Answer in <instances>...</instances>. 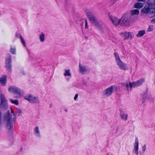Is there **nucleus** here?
<instances>
[{"mask_svg":"<svg viewBox=\"0 0 155 155\" xmlns=\"http://www.w3.org/2000/svg\"><path fill=\"white\" fill-rule=\"evenodd\" d=\"M145 6L141 11V12L143 14H147L148 16L150 18L155 16V0H147V1L144 2Z\"/></svg>","mask_w":155,"mask_h":155,"instance_id":"1","label":"nucleus"},{"mask_svg":"<svg viewBox=\"0 0 155 155\" xmlns=\"http://www.w3.org/2000/svg\"><path fill=\"white\" fill-rule=\"evenodd\" d=\"M11 112L13 115V117L10 114L9 112H8L5 115L4 117V120L9 123L15 122L16 120L15 116L16 115L19 116L21 115L22 113L21 110L19 109H17L15 113L14 110L11 108Z\"/></svg>","mask_w":155,"mask_h":155,"instance_id":"2","label":"nucleus"},{"mask_svg":"<svg viewBox=\"0 0 155 155\" xmlns=\"http://www.w3.org/2000/svg\"><path fill=\"white\" fill-rule=\"evenodd\" d=\"M86 12L91 22L95 25L97 28L100 29H102L103 27L101 24L97 20L91 12L88 10H86Z\"/></svg>","mask_w":155,"mask_h":155,"instance_id":"3","label":"nucleus"},{"mask_svg":"<svg viewBox=\"0 0 155 155\" xmlns=\"http://www.w3.org/2000/svg\"><path fill=\"white\" fill-rule=\"evenodd\" d=\"M114 55L116 64L119 68L123 70H127L128 67L127 65L121 61L118 54L115 52L114 53Z\"/></svg>","mask_w":155,"mask_h":155,"instance_id":"4","label":"nucleus"},{"mask_svg":"<svg viewBox=\"0 0 155 155\" xmlns=\"http://www.w3.org/2000/svg\"><path fill=\"white\" fill-rule=\"evenodd\" d=\"M117 87L115 85H112L104 90L102 92L103 97H107L110 96L112 93L117 91Z\"/></svg>","mask_w":155,"mask_h":155,"instance_id":"5","label":"nucleus"},{"mask_svg":"<svg viewBox=\"0 0 155 155\" xmlns=\"http://www.w3.org/2000/svg\"><path fill=\"white\" fill-rule=\"evenodd\" d=\"M91 69L88 66L79 64V71L82 75H85L90 73Z\"/></svg>","mask_w":155,"mask_h":155,"instance_id":"6","label":"nucleus"},{"mask_svg":"<svg viewBox=\"0 0 155 155\" xmlns=\"http://www.w3.org/2000/svg\"><path fill=\"white\" fill-rule=\"evenodd\" d=\"M24 98L31 103H38L39 102L38 97L31 94L24 96Z\"/></svg>","mask_w":155,"mask_h":155,"instance_id":"7","label":"nucleus"},{"mask_svg":"<svg viewBox=\"0 0 155 155\" xmlns=\"http://www.w3.org/2000/svg\"><path fill=\"white\" fill-rule=\"evenodd\" d=\"M120 25L124 26H129L130 25V18L127 15L123 16L120 19Z\"/></svg>","mask_w":155,"mask_h":155,"instance_id":"8","label":"nucleus"},{"mask_svg":"<svg viewBox=\"0 0 155 155\" xmlns=\"http://www.w3.org/2000/svg\"><path fill=\"white\" fill-rule=\"evenodd\" d=\"M0 98L1 107L3 109H7L8 107V105L5 96L3 94H1L0 95Z\"/></svg>","mask_w":155,"mask_h":155,"instance_id":"9","label":"nucleus"},{"mask_svg":"<svg viewBox=\"0 0 155 155\" xmlns=\"http://www.w3.org/2000/svg\"><path fill=\"white\" fill-rule=\"evenodd\" d=\"M124 40H131L134 37L133 33L132 32H125L122 33Z\"/></svg>","mask_w":155,"mask_h":155,"instance_id":"10","label":"nucleus"},{"mask_svg":"<svg viewBox=\"0 0 155 155\" xmlns=\"http://www.w3.org/2000/svg\"><path fill=\"white\" fill-rule=\"evenodd\" d=\"M109 18L113 24L115 26L120 24V19L112 15H109Z\"/></svg>","mask_w":155,"mask_h":155,"instance_id":"11","label":"nucleus"},{"mask_svg":"<svg viewBox=\"0 0 155 155\" xmlns=\"http://www.w3.org/2000/svg\"><path fill=\"white\" fill-rule=\"evenodd\" d=\"M144 81V78H141L136 81L133 82L132 86L134 87L140 86L143 84Z\"/></svg>","mask_w":155,"mask_h":155,"instance_id":"12","label":"nucleus"},{"mask_svg":"<svg viewBox=\"0 0 155 155\" xmlns=\"http://www.w3.org/2000/svg\"><path fill=\"white\" fill-rule=\"evenodd\" d=\"M24 94V92L21 89L18 88L16 91L15 94L16 95V97L18 98H19L22 97Z\"/></svg>","mask_w":155,"mask_h":155,"instance_id":"13","label":"nucleus"},{"mask_svg":"<svg viewBox=\"0 0 155 155\" xmlns=\"http://www.w3.org/2000/svg\"><path fill=\"white\" fill-rule=\"evenodd\" d=\"M139 142L138 140H135V142L134 143V152L137 154H138Z\"/></svg>","mask_w":155,"mask_h":155,"instance_id":"14","label":"nucleus"},{"mask_svg":"<svg viewBox=\"0 0 155 155\" xmlns=\"http://www.w3.org/2000/svg\"><path fill=\"white\" fill-rule=\"evenodd\" d=\"M120 117L122 119L126 121L127 117V114L123 111H120Z\"/></svg>","mask_w":155,"mask_h":155,"instance_id":"15","label":"nucleus"},{"mask_svg":"<svg viewBox=\"0 0 155 155\" xmlns=\"http://www.w3.org/2000/svg\"><path fill=\"white\" fill-rule=\"evenodd\" d=\"M34 134L35 135L38 137H40L41 136L40 132L39 130V127L38 126L35 127L34 129Z\"/></svg>","mask_w":155,"mask_h":155,"instance_id":"16","label":"nucleus"},{"mask_svg":"<svg viewBox=\"0 0 155 155\" xmlns=\"http://www.w3.org/2000/svg\"><path fill=\"white\" fill-rule=\"evenodd\" d=\"M7 77L4 75L0 78V82L2 85L4 86L5 85L6 82Z\"/></svg>","mask_w":155,"mask_h":155,"instance_id":"17","label":"nucleus"},{"mask_svg":"<svg viewBox=\"0 0 155 155\" xmlns=\"http://www.w3.org/2000/svg\"><path fill=\"white\" fill-rule=\"evenodd\" d=\"M139 12V10L137 9H133L130 11V14L131 16L138 15Z\"/></svg>","mask_w":155,"mask_h":155,"instance_id":"18","label":"nucleus"},{"mask_svg":"<svg viewBox=\"0 0 155 155\" xmlns=\"http://www.w3.org/2000/svg\"><path fill=\"white\" fill-rule=\"evenodd\" d=\"M18 88V87H17L12 86L9 87L8 90L10 92L14 93L15 94Z\"/></svg>","mask_w":155,"mask_h":155,"instance_id":"19","label":"nucleus"},{"mask_svg":"<svg viewBox=\"0 0 155 155\" xmlns=\"http://www.w3.org/2000/svg\"><path fill=\"white\" fill-rule=\"evenodd\" d=\"M143 3L142 2H138L134 4V7L135 8L140 9L143 7Z\"/></svg>","mask_w":155,"mask_h":155,"instance_id":"20","label":"nucleus"},{"mask_svg":"<svg viewBox=\"0 0 155 155\" xmlns=\"http://www.w3.org/2000/svg\"><path fill=\"white\" fill-rule=\"evenodd\" d=\"M145 34V31L144 30L140 31L136 35L137 37H140L143 36Z\"/></svg>","mask_w":155,"mask_h":155,"instance_id":"21","label":"nucleus"},{"mask_svg":"<svg viewBox=\"0 0 155 155\" xmlns=\"http://www.w3.org/2000/svg\"><path fill=\"white\" fill-rule=\"evenodd\" d=\"M9 100L12 104L16 106H18L19 104V101L17 99L13 100L12 99H10Z\"/></svg>","mask_w":155,"mask_h":155,"instance_id":"22","label":"nucleus"},{"mask_svg":"<svg viewBox=\"0 0 155 155\" xmlns=\"http://www.w3.org/2000/svg\"><path fill=\"white\" fill-rule=\"evenodd\" d=\"M45 35L42 32L39 35V38L41 42H44L45 40Z\"/></svg>","mask_w":155,"mask_h":155,"instance_id":"23","label":"nucleus"},{"mask_svg":"<svg viewBox=\"0 0 155 155\" xmlns=\"http://www.w3.org/2000/svg\"><path fill=\"white\" fill-rule=\"evenodd\" d=\"M133 84V83H131L130 82L127 83L126 84V86L128 90H131V88L132 87H133L132 85Z\"/></svg>","mask_w":155,"mask_h":155,"instance_id":"24","label":"nucleus"},{"mask_svg":"<svg viewBox=\"0 0 155 155\" xmlns=\"http://www.w3.org/2000/svg\"><path fill=\"white\" fill-rule=\"evenodd\" d=\"M64 76H70L71 75V74L70 72V71L69 70H66L65 71V72L64 73Z\"/></svg>","mask_w":155,"mask_h":155,"instance_id":"25","label":"nucleus"},{"mask_svg":"<svg viewBox=\"0 0 155 155\" xmlns=\"http://www.w3.org/2000/svg\"><path fill=\"white\" fill-rule=\"evenodd\" d=\"M18 38H20V39L21 40V43L24 46H25V41L24 39L22 38V37L21 36L19 35Z\"/></svg>","mask_w":155,"mask_h":155,"instance_id":"26","label":"nucleus"},{"mask_svg":"<svg viewBox=\"0 0 155 155\" xmlns=\"http://www.w3.org/2000/svg\"><path fill=\"white\" fill-rule=\"evenodd\" d=\"M153 26L152 25H150L149 26L148 28H147V31L148 32H150L152 31L153 29Z\"/></svg>","mask_w":155,"mask_h":155,"instance_id":"27","label":"nucleus"},{"mask_svg":"<svg viewBox=\"0 0 155 155\" xmlns=\"http://www.w3.org/2000/svg\"><path fill=\"white\" fill-rule=\"evenodd\" d=\"M10 52L12 54H15L16 53L15 48L14 47H12L10 49Z\"/></svg>","mask_w":155,"mask_h":155,"instance_id":"28","label":"nucleus"},{"mask_svg":"<svg viewBox=\"0 0 155 155\" xmlns=\"http://www.w3.org/2000/svg\"><path fill=\"white\" fill-rule=\"evenodd\" d=\"M11 58H9L6 61V63H7L8 64V65H7V67H9L10 65L9 64L11 62Z\"/></svg>","mask_w":155,"mask_h":155,"instance_id":"29","label":"nucleus"},{"mask_svg":"<svg viewBox=\"0 0 155 155\" xmlns=\"http://www.w3.org/2000/svg\"><path fill=\"white\" fill-rule=\"evenodd\" d=\"M138 19L137 17H134L132 18V21L133 22H135Z\"/></svg>","mask_w":155,"mask_h":155,"instance_id":"30","label":"nucleus"},{"mask_svg":"<svg viewBox=\"0 0 155 155\" xmlns=\"http://www.w3.org/2000/svg\"><path fill=\"white\" fill-rule=\"evenodd\" d=\"M13 127V125L12 124H8L7 127L8 129H11Z\"/></svg>","mask_w":155,"mask_h":155,"instance_id":"31","label":"nucleus"},{"mask_svg":"<svg viewBox=\"0 0 155 155\" xmlns=\"http://www.w3.org/2000/svg\"><path fill=\"white\" fill-rule=\"evenodd\" d=\"M78 94H76L74 97V99L75 101H77L78 100Z\"/></svg>","mask_w":155,"mask_h":155,"instance_id":"32","label":"nucleus"},{"mask_svg":"<svg viewBox=\"0 0 155 155\" xmlns=\"http://www.w3.org/2000/svg\"><path fill=\"white\" fill-rule=\"evenodd\" d=\"M85 28H86L88 29V26L87 25V19H86L85 20Z\"/></svg>","mask_w":155,"mask_h":155,"instance_id":"33","label":"nucleus"},{"mask_svg":"<svg viewBox=\"0 0 155 155\" xmlns=\"http://www.w3.org/2000/svg\"><path fill=\"white\" fill-rule=\"evenodd\" d=\"M151 22L152 23H155V18H153L151 20Z\"/></svg>","mask_w":155,"mask_h":155,"instance_id":"34","label":"nucleus"},{"mask_svg":"<svg viewBox=\"0 0 155 155\" xmlns=\"http://www.w3.org/2000/svg\"><path fill=\"white\" fill-rule=\"evenodd\" d=\"M23 150V148L22 147H21L20 149V151L21 152Z\"/></svg>","mask_w":155,"mask_h":155,"instance_id":"35","label":"nucleus"},{"mask_svg":"<svg viewBox=\"0 0 155 155\" xmlns=\"http://www.w3.org/2000/svg\"><path fill=\"white\" fill-rule=\"evenodd\" d=\"M139 1H140V2H143L144 1H145V0H138Z\"/></svg>","mask_w":155,"mask_h":155,"instance_id":"36","label":"nucleus"},{"mask_svg":"<svg viewBox=\"0 0 155 155\" xmlns=\"http://www.w3.org/2000/svg\"><path fill=\"white\" fill-rule=\"evenodd\" d=\"M143 149L144 151H145V148H144Z\"/></svg>","mask_w":155,"mask_h":155,"instance_id":"37","label":"nucleus"}]
</instances>
